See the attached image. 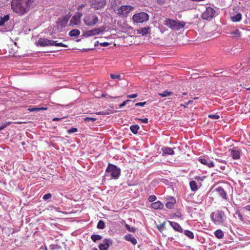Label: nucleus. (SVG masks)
Segmentation results:
<instances>
[{
    "label": "nucleus",
    "mask_w": 250,
    "mask_h": 250,
    "mask_svg": "<svg viewBox=\"0 0 250 250\" xmlns=\"http://www.w3.org/2000/svg\"><path fill=\"white\" fill-rule=\"evenodd\" d=\"M99 44V42L98 41H96L95 43H94V46L95 47L97 46Z\"/></svg>",
    "instance_id": "nucleus-61"
},
{
    "label": "nucleus",
    "mask_w": 250,
    "mask_h": 250,
    "mask_svg": "<svg viewBox=\"0 0 250 250\" xmlns=\"http://www.w3.org/2000/svg\"><path fill=\"white\" fill-rule=\"evenodd\" d=\"M68 21V18L66 17L64 18L61 21L62 25L64 26Z\"/></svg>",
    "instance_id": "nucleus-45"
},
{
    "label": "nucleus",
    "mask_w": 250,
    "mask_h": 250,
    "mask_svg": "<svg viewBox=\"0 0 250 250\" xmlns=\"http://www.w3.org/2000/svg\"><path fill=\"white\" fill-rule=\"evenodd\" d=\"M91 239L93 242H96L98 240H101L102 236L99 234H93L91 236Z\"/></svg>",
    "instance_id": "nucleus-29"
},
{
    "label": "nucleus",
    "mask_w": 250,
    "mask_h": 250,
    "mask_svg": "<svg viewBox=\"0 0 250 250\" xmlns=\"http://www.w3.org/2000/svg\"><path fill=\"white\" fill-rule=\"evenodd\" d=\"M208 117L212 119H218L220 118V116L217 113L215 114H209Z\"/></svg>",
    "instance_id": "nucleus-38"
},
{
    "label": "nucleus",
    "mask_w": 250,
    "mask_h": 250,
    "mask_svg": "<svg viewBox=\"0 0 250 250\" xmlns=\"http://www.w3.org/2000/svg\"><path fill=\"white\" fill-rule=\"evenodd\" d=\"M53 45L56 46H61V47H67L68 45L66 44H65L62 42H57V41H54V43H53Z\"/></svg>",
    "instance_id": "nucleus-35"
},
{
    "label": "nucleus",
    "mask_w": 250,
    "mask_h": 250,
    "mask_svg": "<svg viewBox=\"0 0 250 250\" xmlns=\"http://www.w3.org/2000/svg\"><path fill=\"white\" fill-rule=\"evenodd\" d=\"M137 97V94H136V93L127 95V98H130V99L135 98Z\"/></svg>",
    "instance_id": "nucleus-49"
},
{
    "label": "nucleus",
    "mask_w": 250,
    "mask_h": 250,
    "mask_svg": "<svg viewBox=\"0 0 250 250\" xmlns=\"http://www.w3.org/2000/svg\"><path fill=\"white\" fill-rule=\"evenodd\" d=\"M106 175H110L113 179H117L121 173V169L116 166L109 164L105 170Z\"/></svg>",
    "instance_id": "nucleus-4"
},
{
    "label": "nucleus",
    "mask_w": 250,
    "mask_h": 250,
    "mask_svg": "<svg viewBox=\"0 0 250 250\" xmlns=\"http://www.w3.org/2000/svg\"><path fill=\"white\" fill-rule=\"evenodd\" d=\"M105 227V223L103 220H100L97 224V228L98 229H103Z\"/></svg>",
    "instance_id": "nucleus-31"
},
{
    "label": "nucleus",
    "mask_w": 250,
    "mask_h": 250,
    "mask_svg": "<svg viewBox=\"0 0 250 250\" xmlns=\"http://www.w3.org/2000/svg\"><path fill=\"white\" fill-rule=\"evenodd\" d=\"M51 196H52V194L50 193H48L44 194L43 195L42 198L43 200H46L50 199L51 197Z\"/></svg>",
    "instance_id": "nucleus-44"
},
{
    "label": "nucleus",
    "mask_w": 250,
    "mask_h": 250,
    "mask_svg": "<svg viewBox=\"0 0 250 250\" xmlns=\"http://www.w3.org/2000/svg\"><path fill=\"white\" fill-rule=\"evenodd\" d=\"M33 2V0H12L11 7L15 12L23 15L29 10Z\"/></svg>",
    "instance_id": "nucleus-1"
},
{
    "label": "nucleus",
    "mask_w": 250,
    "mask_h": 250,
    "mask_svg": "<svg viewBox=\"0 0 250 250\" xmlns=\"http://www.w3.org/2000/svg\"><path fill=\"white\" fill-rule=\"evenodd\" d=\"M47 107H33V108H29L28 109V110H29L30 112H38L41 110H47Z\"/></svg>",
    "instance_id": "nucleus-30"
},
{
    "label": "nucleus",
    "mask_w": 250,
    "mask_h": 250,
    "mask_svg": "<svg viewBox=\"0 0 250 250\" xmlns=\"http://www.w3.org/2000/svg\"><path fill=\"white\" fill-rule=\"evenodd\" d=\"M181 106H183V107H184L185 108H187V107L188 105H187V104H186H186H181Z\"/></svg>",
    "instance_id": "nucleus-62"
},
{
    "label": "nucleus",
    "mask_w": 250,
    "mask_h": 250,
    "mask_svg": "<svg viewBox=\"0 0 250 250\" xmlns=\"http://www.w3.org/2000/svg\"><path fill=\"white\" fill-rule=\"evenodd\" d=\"M215 14V11L213 8L208 7L205 11L202 13V18L204 20H210L214 17Z\"/></svg>",
    "instance_id": "nucleus-7"
},
{
    "label": "nucleus",
    "mask_w": 250,
    "mask_h": 250,
    "mask_svg": "<svg viewBox=\"0 0 250 250\" xmlns=\"http://www.w3.org/2000/svg\"><path fill=\"white\" fill-rule=\"evenodd\" d=\"M78 131V129L76 127H72L69 129L67 130V132L68 133H74V132H76Z\"/></svg>",
    "instance_id": "nucleus-42"
},
{
    "label": "nucleus",
    "mask_w": 250,
    "mask_h": 250,
    "mask_svg": "<svg viewBox=\"0 0 250 250\" xmlns=\"http://www.w3.org/2000/svg\"><path fill=\"white\" fill-rule=\"evenodd\" d=\"M96 120L95 118H90V117H86L84 119L85 121H92L93 122H94Z\"/></svg>",
    "instance_id": "nucleus-51"
},
{
    "label": "nucleus",
    "mask_w": 250,
    "mask_h": 250,
    "mask_svg": "<svg viewBox=\"0 0 250 250\" xmlns=\"http://www.w3.org/2000/svg\"><path fill=\"white\" fill-rule=\"evenodd\" d=\"M97 32L98 33V35L100 34V33L104 32L105 30V27L104 26H101L99 28H96Z\"/></svg>",
    "instance_id": "nucleus-39"
},
{
    "label": "nucleus",
    "mask_w": 250,
    "mask_h": 250,
    "mask_svg": "<svg viewBox=\"0 0 250 250\" xmlns=\"http://www.w3.org/2000/svg\"><path fill=\"white\" fill-rule=\"evenodd\" d=\"M149 16L145 12H140L133 16V20L137 23H142L148 20Z\"/></svg>",
    "instance_id": "nucleus-6"
},
{
    "label": "nucleus",
    "mask_w": 250,
    "mask_h": 250,
    "mask_svg": "<svg viewBox=\"0 0 250 250\" xmlns=\"http://www.w3.org/2000/svg\"><path fill=\"white\" fill-rule=\"evenodd\" d=\"M192 103H193L192 100H189L187 103H186V104L188 105V104H191Z\"/></svg>",
    "instance_id": "nucleus-60"
},
{
    "label": "nucleus",
    "mask_w": 250,
    "mask_h": 250,
    "mask_svg": "<svg viewBox=\"0 0 250 250\" xmlns=\"http://www.w3.org/2000/svg\"><path fill=\"white\" fill-rule=\"evenodd\" d=\"M90 3L92 8L99 10L104 8L106 2L105 0H91Z\"/></svg>",
    "instance_id": "nucleus-8"
},
{
    "label": "nucleus",
    "mask_w": 250,
    "mask_h": 250,
    "mask_svg": "<svg viewBox=\"0 0 250 250\" xmlns=\"http://www.w3.org/2000/svg\"><path fill=\"white\" fill-rule=\"evenodd\" d=\"M54 43V41L46 38H40L36 43L37 46L44 47L47 46H53Z\"/></svg>",
    "instance_id": "nucleus-9"
},
{
    "label": "nucleus",
    "mask_w": 250,
    "mask_h": 250,
    "mask_svg": "<svg viewBox=\"0 0 250 250\" xmlns=\"http://www.w3.org/2000/svg\"><path fill=\"white\" fill-rule=\"evenodd\" d=\"M175 204V201H171L167 202L166 204V207L167 208L169 209H171L173 208L174 204Z\"/></svg>",
    "instance_id": "nucleus-34"
},
{
    "label": "nucleus",
    "mask_w": 250,
    "mask_h": 250,
    "mask_svg": "<svg viewBox=\"0 0 250 250\" xmlns=\"http://www.w3.org/2000/svg\"><path fill=\"white\" fill-rule=\"evenodd\" d=\"M85 6H86V4H85L79 5L77 7V10H78V11L82 10L83 8L85 7Z\"/></svg>",
    "instance_id": "nucleus-52"
},
{
    "label": "nucleus",
    "mask_w": 250,
    "mask_h": 250,
    "mask_svg": "<svg viewBox=\"0 0 250 250\" xmlns=\"http://www.w3.org/2000/svg\"><path fill=\"white\" fill-rule=\"evenodd\" d=\"M150 31L149 27H143L138 30V33L141 34L142 36L146 35Z\"/></svg>",
    "instance_id": "nucleus-20"
},
{
    "label": "nucleus",
    "mask_w": 250,
    "mask_h": 250,
    "mask_svg": "<svg viewBox=\"0 0 250 250\" xmlns=\"http://www.w3.org/2000/svg\"><path fill=\"white\" fill-rule=\"evenodd\" d=\"M215 160L219 163H223L224 164H226V162L225 160H222L221 159H216Z\"/></svg>",
    "instance_id": "nucleus-54"
},
{
    "label": "nucleus",
    "mask_w": 250,
    "mask_h": 250,
    "mask_svg": "<svg viewBox=\"0 0 250 250\" xmlns=\"http://www.w3.org/2000/svg\"><path fill=\"white\" fill-rule=\"evenodd\" d=\"M83 16L81 13H77L73 16L70 21V25L71 26L78 25L80 23V20Z\"/></svg>",
    "instance_id": "nucleus-10"
},
{
    "label": "nucleus",
    "mask_w": 250,
    "mask_h": 250,
    "mask_svg": "<svg viewBox=\"0 0 250 250\" xmlns=\"http://www.w3.org/2000/svg\"><path fill=\"white\" fill-rule=\"evenodd\" d=\"M244 208L247 210L250 211V205H248L244 207Z\"/></svg>",
    "instance_id": "nucleus-58"
},
{
    "label": "nucleus",
    "mask_w": 250,
    "mask_h": 250,
    "mask_svg": "<svg viewBox=\"0 0 250 250\" xmlns=\"http://www.w3.org/2000/svg\"><path fill=\"white\" fill-rule=\"evenodd\" d=\"M198 161L201 164L208 166L209 168H212L214 167L213 162L210 161L208 158H199Z\"/></svg>",
    "instance_id": "nucleus-14"
},
{
    "label": "nucleus",
    "mask_w": 250,
    "mask_h": 250,
    "mask_svg": "<svg viewBox=\"0 0 250 250\" xmlns=\"http://www.w3.org/2000/svg\"><path fill=\"white\" fill-rule=\"evenodd\" d=\"M230 156L234 160H239L240 158L241 151L237 147L229 149Z\"/></svg>",
    "instance_id": "nucleus-12"
},
{
    "label": "nucleus",
    "mask_w": 250,
    "mask_h": 250,
    "mask_svg": "<svg viewBox=\"0 0 250 250\" xmlns=\"http://www.w3.org/2000/svg\"><path fill=\"white\" fill-rule=\"evenodd\" d=\"M11 124V122H7L2 124L0 126V131L1 130H3L4 128H5L6 126H7L8 125H9Z\"/></svg>",
    "instance_id": "nucleus-41"
},
{
    "label": "nucleus",
    "mask_w": 250,
    "mask_h": 250,
    "mask_svg": "<svg viewBox=\"0 0 250 250\" xmlns=\"http://www.w3.org/2000/svg\"><path fill=\"white\" fill-rule=\"evenodd\" d=\"M157 199V197L155 195H151L148 197V201L150 202H154Z\"/></svg>",
    "instance_id": "nucleus-43"
},
{
    "label": "nucleus",
    "mask_w": 250,
    "mask_h": 250,
    "mask_svg": "<svg viewBox=\"0 0 250 250\" xmlns=\"http://www.w3.org/2000/svg\"><path fill=\"white\" fill-rule=\"evenodd\" d=\"M99 21V18L93 14H87L83 18L84 24L89 27H92L96 25Z\"/></svg>",
    "instance_id": "nucleus-5"
},
{
    "label": "nucleus",
    "mask_w": 250,
    "mask_h": 250,
    "mask_svg": "<svg viewBox=\"0 0 250 250\" xmlns=\"http://www.w3.org/2000/svg\"><path fill=\"white\" fill-rule=\"evenodd\" d=\"M110 77L112 79H121V76L120 75H115L111 74Z\"/></svg>",
    "instance_id": "nucleus-40"
},
{
    "label": "nucleus",
    "mask_w": 250,
    "mask_h": 250,
    "mask_svg": "<svg viewBox=\"0 0 250 250\" xmlns=\"http://www.w3.org/2000/svg\"><path fill=\"white\" fill-rule=\"evenodd\" d=\"M138 120L141 121L143 123L147 124L148 123V119L146 118L144 119H138Z\"/></svg>",
    "instance_id": "nucleus-53"
},
{
    "label": "nucleus",
    "mask_w": 250,
    "mask_h": 250,
    "mask_svg": "<svg viewBox=\"0 0 250 250\" xmlns=\"http://www.w3.org/2000/svg\"><path fill=\"white\" fill-rule=\"evenodd\" d=\"M133 9V7L130 5H123L119 9L118 14L120 15H126Z\"/></svg>",
    "instance_id": "nucleus-13"
},
{
    "label": "nucleus",
    "mask_w": 250,
    "mask_h": 250,
    "mask_svg": "<svg viewBox=\"0 0 250 250\" xmlns=\"http://www.w3.org/2000/svg\"><path fill=\"white\" fill-rule=\"evenodd\" d=\"M214 235L216 238L221 239L224 237V233L221 229H219L214 232Z\"/></svg>",
    "instance_id": "nucleus-22"
},
{
    "label": "nucleus",
    "mask_w": 250,
    "mask_h": 250,
    "mask_svg": "<svg viewBox=\"0 0 250 250\" xmlns=\"http://www.w3.org/2000/svg\"><path fill=\"white\" fill-rule=\"evenodd\" d=\"M165 228V223L164 224H161L160 225H159V226H157V228L160 231H162V229L163 228Z\"/></svg>",
    "instance_id": "nucleus-50"
},
{
    "label": "nucleus",
    "mask_w": 250,
    "mask_h": 250,
    "mask_svg": "<svg viewBox=\"0 0 250 250\" xmlns=\"http://www.w3.org/2000/svg\"><path fill=\"white\" fill-rule=\"evenodd\" d=\"M113 241L110 239H104L103 240V243L99 246L100 250H107L109 247L112 245Z\"/></svg>",
    "instance_id": "nucleus-11"
},
{
    "label": "nucleus",
    "mask_w": 250,
    "mask_h": 250,
    "mask_svg": "<svg viewBox=\"0 0 250 250\" xmlns=\"http://www.w3.org/2000/svg\"><path fill=\"white\" fill-rule=\"evenodd\" d=\"M162 151H163V155L165 154V155H172L174 154V151L170 147H166L163 148H162Z\"/></svg>",
    "instance_id": "nucleus-21"
},
{
    "label": "nucleus",
    "mask_w": 250,
    "mask_h": 250,
    "mask_svg": "<svg viewBox=\"0 0 250 250\" xmlns=\"http://www.w3.org/2000/svg\"><path fill=\"white\" fill-rule=\"evenodd\" d=\"M170 226L176 231L179 232H183V229L177 223L173 221H169Z\"/></svg>",
    "instance_id": "nucleus-15"
},
{
    "label": "nucleus",
    "mask_w": 250,
    "mask_h": 250,
    "mask_svg": "<svg viewBox=\"0 0 250 250\" xmlns=\"http://www.w3.org/2000/svg\"><path fill=\"white\" fill-rule=\"evenodd\" d=\"M166 0H157V3L160 4H163L165 2Z\"/></svg>",
    "instance_id": "nucleus-57"
},
{
    "label": "nucleus",
    "mask_w": 250,
    "mask_h": 250,
    "mask_svg": "<svg viewBox=\"0 0 250 250\" xmlns=\"http://www.w3.org/2000/svg\"><path fill=\"white\" fill-rule=\"evenodd\" d=\"M9 19V15H4L3 17H1L0 18V26L3 25L4 23L7 21Z\"/></svg>",
    "instance_id": "nucleus-27"
},
{
    "label": "nucleus",
    "mask_w": 250,
    "mask_h": 250,
    "mask_svg": "<svg viewBox=\"0 0 250 250\" xmlns=\"http://www.w3.org/2000/svg\"><path fill=\"white\" fill-rule=\"evenodd\" d=\"M172 93L171 91H168L166 90L164 91L163 93L159 94V95L163 97H165L171 95Z\"/></svg>",
    "instance_id": "nucleus-32"
},
{
    "label": "nucleus",
    "mask_w": 250,
    "mask_h": 250,
    "mask_svg": "<svg viewBox=\"0 0 250 250\" xmlns=\"http://www.w3.org/2000/svg\"><path fill=\"white\" fill-rule=\"evenodd\" d=\"M64 117H63V118H54L53 119V121H60L62 119H63L64 118Z\"/></svg>",
    "instance_id": "nucleus-59"
},
{
    "label": "nucleus",
    "mask_w": 250,
    "mask_h": 250,
    "mask_svg": "<svg viewBox=\"0 0 250 250\" xmlns=\"http://www.w3.org/2000/svg\"><path fill=\"white\" fill-rule=\"evenodd\" d=\"M242 15L241 13H238L235 16L231 17V21L233 22H238L241 21Z\"/></svg>",
    "instance_id": "nucleus-25"
},
{
    "label": "nucleus",
    "mask_w": 250,
    "mask_h": 250,
    "mask_svg": "<svg viewBox=\"0 0 250 250\" xmlns=\"http://www.w3.org/2000/svg\"><path fill=\"white\" fill-rule=\"evenodd\" d=\"M53 45L56 46H61V47H67L68 45L66 44H65L62 42H57V41H54V43H53Z\"/></svg>",
    "instance_id": "nucleus-36"
},
{
    "label": "nucleus",
    "mask_w": 250,
    "mask_h": 250,
    "mask_svg": "<svg viewBox=\"0 0 250 250\" xmlns=\"http://www.w3.org/2000/svg\"><path fill=\"white\" fill-rule=\"evenodd\" d=\"M210 218L215 225H221L226 221V216L223 211L217 210L210 214Z\"/></svg>",
    "instance_id": "nucleus-2"
},
{
    "label": "nucleus",
    "mask_w": 250,
    "mask_h": 250,
    "mask_svg": "<svg viewBox=\"0 0 250 250\" xmlns=\"http://www.w3.org/2000/svg\"><path fill=\"white\" fill-rule=\"evenodd\" d=\"M221 168L222 170L225 169V166H221Z\"/></svg>",
    "instance_id": "nucleus-64"
},
{
    "label": "nucleus",
    "mask_w": 250,
    "mask_h": 250,
    "mask_svg": "<svg viewBox=\"0 0 250 250\" xmlns=\"http://www.w3.org/2000/svg\"><path fill=\"white\" fill-rule=\"evenodd\" d=\"M93 49H94L93 48H92V49H84V51H89V50H93Z\"/></svg>",
    "instance_id": "nucleus-63"
},
{
    "label": "nucleus",
    "mask_w": 250,
    "mask_h": 250,
    "mask_svg": "<svg viewBox=\"0 0 250 250\" xmlns=\"http://www.w3.org/2000/svg\"><path fill=\"white\" fill-rule=\"evenodd\" d=\"M164 24L172 30H179L185 27L186 22L178 20L167 19L164 21Z\"/></svg>",
    "instance_id": "nucleus-3"
},
{
    "label": "nucleus",
    "mask_w": 250,
    "mask_h": 250,
    "mask_svg": "<svg viewBox=\"0 0 250 250\" xmlns=\"http://www.w3.org/2000/svg\"><path fill=\"white\" fill-rule=\"evenodd\" d=\"M131 101L130 100H127L125 101H124L122 104H120L119 106L120 108L123 107L124 106H125L126 104H127L128 103L130 102Z\"/></svg>",
    "instance_id": "nucleus-46"
},
{
    "label": "nucleus",
    "mask_w": 250,
    "mask_h": 250,
    "mask_svg": "<svg viewBox=\"0 0 250 250\" xmlns=\"http://www.w3.org/2000/svg\"><path fill=\"white\" fill-rule=\"evenodd\" d=\"M236 214H238L239 219L241 220H243V217L242 215L240 213V212L238 211V212H236Z\"/></svg>",
    "instance_id": "nucleus-56"
},
{
    "label": "nucleus",
    "mask_w": 250,
    "mask_h": 250,
    "mask_svg": "<svg viewBox=\"0 0 250 250\" xmlns=\"http://www.w3.org/2000/svg\"><path fill=\"white\" fill-rule=\"evenodd\" d=\"M151 207L155 209H162L164 207L163 204L160 201L153 202L151 204Z\"/></svg>",
    "instance_id": "nucleus-19"
},
{
    "label": "nucleus",
    "mask_w": 250,
    "mask_h": 250,
    "mask_svg": "<svg viewBox=\"0 0 250 250\" xmlns=\"http://www.w3.org/2000/svg\"><path fill=\"white\" fill-rule=\"evenodd\" d=\"M125 239L130 242L133 245H135L137 241L136 239L131 234H128L125 236Z\"/></svg>",
    "instance_id": "nucleus-17"
},
{
    "label": "nucleus",
    "mask_w": 250,
    "mask_h": 250,
    "mask_svg": "<svg viewBox=\"0 0 250 250\" xmlns=\"http://www.w3.org/2000/svg\"><path fill=\"white\" fill-rule=\"evenodd\" d=\"M146 104V102H141V103H137L135 104V106L136 107L138 106H144Z\"/></svg>",
    "instance_id": "nucleus-48"
},
{
    "label": "nucleus",
    "mask_w": 250,
    "mask_h": 250,
    "mask_svg": "<svg viewBox=\"0 0 250 250\" xmlns=\"http://www.w3.org/2000/svg\"><path fill=\"white\" fill-rule=\"evenodd\" d=\"M190 189L192 191H195L198 189L197 183L194 181H191L189 182Z\"/></svg>",
    "instance_id": "nucleus-24"
},
{
    "label": "nucleus",
    "mask_w": 250,
    "mask_h": 250,
    "mask_svg": "<svg viewBox=\"0 0 250 250\" xmlns=\"http://www.w3.org/2000/svg\"><path fill=\"white\" fill-rule=\"evenodd\" d=\"M97 115H105L109 114V113L106 111H102L97 112Z\"/></svg>",
    "instance_id": "nucleus-47"
},
{
    "label": "nucleus",
    "mask_w": 250,
    "mask_h": 250,
    "mask_svg": "<svg viewBox=\"0 0 250 250\" xmlns=\"http://www.w3.org/2000/svg\"><path fill=\"white\" fill-rule=\"evenodd\" d=\"M184 233L185 235H186L189 239H193L194 238V235L193 233L189 230H185L184 231Z\"/></svg>",
    "instance_id": "nucleus-28"
},
{
    "label": "nucleus",
    "mask_w": 250,
    "mask_h": 250,
    "mask_svg": "<svg viewBox=\"0 0 250 250\" xmlns=\"http://www.w3.org/2000/svg\"><path fill=\"white\" fill-rule=\"evenodd\" d=\"M80 34V31L78 29H73L69 32V35L70 37H77Z\"/></svg>",
    "instance_id": "nucleus-26"
},
{
    "label": "nucleus",
    "mask_w": 250,
    "mask_h": 250,
    "mask_svg": "<svg viewBox=\"0 0 250 250\" xmlns=\"http://www.w3.org/2000/svg\"><path fill=\"white\" fill-rule=\"evenodd\" d=\"M95 35H98V33L97 32V30L96 28L92 29L90 30H88L86 31L83 34V36L85 37H88L91 36H93Z\"/></svg>",
    "instance_id": "nucleus-18"
},
{
    "label": "nucleus",
    "mask_w": 250,
    "mask_h": 250,
    "mask_svg": "<svg viewBox=\"0 0 250 250\" xmlns=\"http://www.w3.org/2000/svg\"><path fill=\"white\" fill-rule=\"evenodd\" d=\"M126 229L128 231L135 232L136 231L137 229L135 227H130L128 224H126L125 226Z\"/></svg>",
    "instance_id": "nucleus-33"
},
{
    "label": "nucleus",
    "mask_w": 250,
    "mask_h": 250,
    "mask_svg": "<svg viewBox=\"0 0 250 250\" xmlns=\"http://www.w3.org/2000/svg\"><path fill=\"white\" fill-rule=\"evenodd\" d=\"M230 34L232 35L234 37H240V33L238 30H235L234 31L231 32Z\"/></svg>",
    "instance_id": "nucleus-37"
},
{
    "label": "nucleus",
    "mask_w": 250,
    "mask_h": 250,
    "mask_svg": "<svg viewBox=\"0 0 250 250\" xmlns=\"http://www.w3.org/2000/svg\"><path fill=\"white\" fill-rule=\"evenodd\" d=\"M100 44L102 46L105 47V46H108L109 45V43L108 42H104L100 43Z\"/></svg>",
    "instance_id": "nucleus-55"
},
{
    "label": "nucleus",
    "mask_w": 250,
    "mask_h": 250,
    "mask_svg": "<svg viewBox=\"0 0 250 250\" xmlns=\"http://www.w3.org/2000/svg\"><path fill=\"white\" fill-rule=\"evenodd\" d=\"M220 197L225 200H227V195L226 191L221 187H219L215 189Z\"/></svg>",
    "instance_id": "nucleus-16"
},
{
    "label": "nucleus",
    "mask_w": 250,
    "mask_h": 250,
    "mask_svg": "<svg viewBox=\"0 0 250 250\" xmlns=\"http://www.w3.org/2000/svg\"><path fill=\"white\" fill-rule=\"evenodd\" d=\"M139 129L140 126L138 125H133L130 126L131 131L134 134H136L137 133Z\"/></svg>",
    "instance_id": "nucleus-23"
}]
</instances>
